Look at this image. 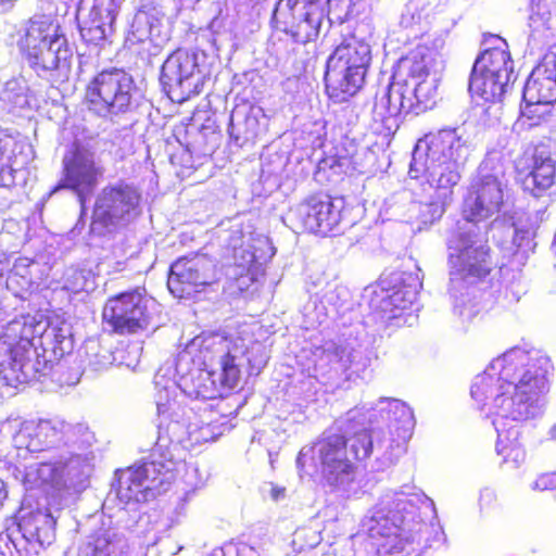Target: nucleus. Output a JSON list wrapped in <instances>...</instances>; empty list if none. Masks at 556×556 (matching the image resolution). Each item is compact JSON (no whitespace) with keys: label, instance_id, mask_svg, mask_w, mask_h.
Returning <instances> with one entry per match:
<instances>
[{"label":"nucleus","instance_id":"obj_1","mask_svg":"<svg viewBox=\"0 0 556 556\" xmlns=\"http://www.w3.org/2000/svg\"><path fill=\"white\" fill-rule=\"evenodd\" d=\"M549 357L535 348L515 346L494 358L471 384V397L488 406L497 433L496 452L505 462L523 458L519 443L525 422L543 415Z\"/></svg>","mask_w":556,"mask_h":556},{"label":"nucleus","instance_id":"obj_2","mask_svg":"<svg viewBox=\"0 0 556 556\" xmlns=\"http://www.w3.org/2000/svg\"><path fill=\"white\" fill-rule=\"evenodd\" d=\"M507 165L497 152L481 162L464 201L463 225L446 239L450 294L454 314L463 321L472 320L481 311L473 286L490 273L489 248L480 237L478 222L497 214L508 193Z\"/></svg>","mask_w":556,"mask_h":556},{"label":"nucleus","instance_id":"obj_3","mask_svg":"<svg viewBox=\"0 0 556 556\" xmlns=\"http://www.w3.org/2000/svg\"><path fill=\"white\" fill-rule=\"evenodd\" d=\"M267 363L261 343L238 336L207 333L193 338L178 355V379L168 378L161 368L154 377L157 414L181 405L178 390L194 400L223 397L239 387L243 368L260 371Z\"/></svg>","mask_w":556,"mask_h":556},{"label":"nucleus","instance_id":"obj_4","mask_svg":"<svg viewBox=\"0 0 556 556\" xmlns=\"http://www.w3.org/2000/svg\"><path fill=\"white\" fill-rule=\"evenodd\" d=\"M468 153L467 141L456 128L426 135L413 150L408 170L416 200L401 190L387 200V205L406 222L419 218L431 224L441 218L462 178Z\"/></svg>","mask_w":556,"mask_h":556},{"label":"nucleus","instance_id":"obj_5","mask_svg":"<svg viewBox=\"0 0 556 556\" xmlns=\"http://www.w3.org/2000/svg\"><path fill=\"white\" fill-rule=\"evenodd\" d=\"M92 439V433L83 424L73 425L61 419L21 421L13 433V445L30 453L51 454L48 460L25 468V489L42 490L55 502L62 490L83 488L93 468V454L87 451Z\"/></svg>","mask_w":556,"mask_h":556},{"label":"nucleus","instance_id":"obj_6","mask_svg":"<svg viewBox=\"0 0 556 556\" xmlns=\"http://www.w3.org/2000/svg\"><path fill=\"white\" fill-rule=\"evenodd\" d=\"M159 437L150 460L116 471L117 480L112 484L104 505L112 496L125 505H136L155 498L167 491L177 473L186 464L175 459L174 452L181 444L190 445L214 439L211 425L195 414L194 408L176 405L165 414H157Z\"/></svg>","mask_w":556,"mask_h":556},{"label":"nucleus","instance_id":"obj_7","mask_svg":"<svg viewBox=\"0 0 556 556\" xmlns=\"http://www.w3.org/2000/svg\"><path fill=\"white\" fill-rule=\"evenodd\" d=\"M73 349L72 324L64 315L18 316L0 334V382L16 388L37 379Z\"/></svg>","mask_w":556,"mask_h":556},{"label":"nucleus","instance_id":"obj_8","mask_svg":"<svg viewBox=\"0 0 556 556\" xmlns=\"http://www.w3.org/2000/svg\"><path fill=\"white\" fill-rule=\"evenodd\" d=\"M437 513L420 490H388L365 516L362 527L378 552L412 556L427 546Z\"/></svg>","mask_w":556,"mask_h":556},{"label":"nucleus","instance_id":"obj_9","mask_svg":"<svg viewBox=\"0 0 556 556\" xmlns=\"http://www.w3.org/2000/svg\"><path fill=\"white\" fill-rule=\"evenodd\" d=\"M20 49L36 74L51 83L68 79L73 52L60 25L48 15H35L20 39Z\"/></svg>","mask_w":556,"mask_h":556},{"label":"nucleus","instance_id":"obj_10","mask_svg":"<svg viewBox=\"0 0 556 556\" xmlns=\"http://www.w3.org/2000/svg\"><path fill=\"white\" fill-rule=\"evenodd\" d=\"M371 41L372 34L364 24L345 36L328 56L325 83L336 102L346 101L364 86L371 62Z\"/></svg>","mask_w":556,"mask_h":556},{"label":"nucleus","instance_id":"obj_11","mask_svg":"<svg viewBox=\"0 0 556 556\" xmlns=\"http://www.w3.org/2000/svg\"><path fill=\"white\" fill-rule=\"evenodd\" d=\"M298 469L313 477L320 473L330 488L351 494L355 491L356 466L348 457L344 437L325 435L313 445L304 446L296 458Z\"/></svg>","mask_w":556,"mask_h":556},{"label":"nucleus","instance_id":"obj_12","mask_svg":"<svg viewBox=\"0 0 556 556\" xmlns=\"http://www.w3.org/2000/svg\"><path fill=\"white\" fill-rule=\"evenodd\" d=\"M141 192L132 184L116 181L96 197L90 229L98 236L126 227L140 214Z\"/></svg>","mask_w":556,"mask_h":556},{"label":"nucleus","instance_id":"obj_13","mask_svg":"<svg viewBox=\"0 0 556 556\" xmlns=\"http://www.w3.org/2000/svg\"><path fill=\"white\" fill-rule=\"evenodd\" d=\"M89 109L97 115L113 118L138 106V90L132 77L113 68L97 74L87 86Z\"/></svg>","mask_w":556,"mask_h":556},{"label":"nucleus","instance_id":"obj_14","mask_svg":"<svg viewBox=\"0 0 556 556\" xmlns=\"http://www.w3.org/2000/svg\"><path fill=\"white\" fill-rule=\"evenodd\" d=\"M368 422H387L388 440H379L377 450L383 448L381 462L392 465L404 452L407 440L412 437L415 426L414 414L410 407L396 399L381 397L375 406L367 408Z\"/></svg>","mask_w":556,"mask_h":556},{"label":"nucleus","instance_id":"obj_15","mask_svg":"<svg viewBox=\"0 0 556 556\" xmlns=\"http://www.w3.org/2000/svg\"><path fill=\"white\" fill-rule=\"evenodd\" d=\"M156 303L142 289H134L110 298L102 312L103 320L114 332L137 333L149 329Z\"/></svg>","mask_w":556,"mask_h":556},{"label":"nucleus","instance_id":"obj_16","mask_svg":"<svg viewBox=\"0 0 556 556\" xmlns=\"http://www.w3.org/2000/svg\"><path fill=\"white\" fill-rule=\"evenodd\" d=\"M324 17V0H279L273 13L275 27L300 43L318 37Z\"/></svg>","mask_w":556,"mask_h":556},{"label":"nucleus","instance_id":"obj_17","mask_svg":"<svg viewBox=\"0 0 556 556\" xmlns=\"http://www.w3.org/2000/svg\"><path fill=\"white\" fill-rule=\"evenodd\" d=\"M204 78L205 75L198 63V54L178 49L164 61L160 81L173 102L182 103L201 92Z\"/></svg>","mask_w":556,"mask_h":556},{"label":"nucleus","instance_id":"obj_18","mask_svg":"<svg viewBox=\"0 0 556 556\" xmlns=\"http://www.w3.org/2000/svg\"><path fill=\"white\" fill-rule=\"evenodd\" d=\"M62 163L63 177L60 188L74 191L84 212L86 201L98 186L104 169L96 153L81 144H74L64 154Z\"/></svg>","mask_w":556,"mask_h":556},{"label":"nucleus","instance_id":"obj_19","mask_svg":"<svg viewBox=\"0 0 556 556\" xmlns=\"http://www.w3.org/2000/svg\"><path fill=\"white\" fill-rule=\"evenodd\" d=\"M342 200L328 195H313L290 208L286 219L294 231L299 228L327 236L341 220Z\"/></svg>","mask_w":556,"mask_h":556},{"label":"nucleus","instance_id":"obj_20","mask_svg":"<svg viewBox=\"0 0 556 556\" xmlns=\"http://www.w3.org/2000/svg\"><path fill=\"white\" fill-rule=\"evenodd\" d=\"M49 507L38 503L35 510L22 509L17 523L20 538L13 540L15 548L25 556H36L41 549L51 545L55 539V518L51 502L46 498Z\"/></svg>","mask_w":556,"mask_h":556},{"label":"nucleus","instance_id":"obj_21","mask_svg":"<svg viewBox=\"0 0 556 556\" xmlns=\"http://www.w3.org/2000/svg\"><path fill=\"white\" fill-rule=\"evenodd\" d=\"M116 14L115 0H79L76 20L81 38L87 43L100 45L113 34Z\"/></svg>","mask_w":556,"mask_h":556},{"label":"nucleus","instance_id":"obj_22","mask_svg":"<svg viewBox=\"0 0 556 556\" xmlns=\"http://www.w3.org/2000/svg\"><path fill=\"white\" fill-rule=\"evenodd\" d=\"M365 406L359 408L355 407L348 412L344 420L341 421L340 429L343 431L341 437H344L345 450L349 452L354 459L364 460L371 454L377 455V470H383L390 465H383L381 462V455L383 448L378 451L377 445L379 440H388L384 430H367L365 425V417L362 421L358 420L362 417V410Z\"/></svg>","mask_w":556,"mask_h":556},{"label":"nucleus","instance_id":"obj_23","mask_svg":"<svg viewBox=\"0 0 556 556\" xmlns=\"http://www.w3.org/2000/svg\"><path fill=\"white\" fill-rule=\"evenodd\" d=\"M215 277V263L206 255L179 258L172 264L167 287L176 298H188Z\"/></svg>","mask_w":556,"mask_h":556},{"label":"nucleus","instance_id":"obj_24","mask_svg":"<svg viewBox=\"0 0 556 556\" xmlns=\"http://www.w3.org/2000/svg\"><path fill=\"white\" fill-rule=\"evenodd\" d=\"M362 353L345 340H329L312 351V362L316 376L332 377L345 372L361 364Z\"/></svg>","mask_w":556,"mask_h":556},{"label":"nucleus","instance_id":"obj_25","mask_svg":"<svg viewBox=\"0 0 556 556\" xmlns=\"http://www.w3.org/2000/svg\"><path fill=\"white\" fill-rule=\"evenodd\" d=\"M444 47V40L435 38L432 47L427 43L418 45L415 49L401 58L393 72L394 79L407 84L433 76L432 71H437L442 63L440 50Z\"/></svg>","mask_w":556,"mask_h":556},{"label":"nucleus","instance_id":"obj_26","mask_svg":"<svg viewBox=\"0 0 556 556\" xmlns=\"http://www.w3.org/2000/svg\"><path fill=\"white\" fill-rule=\"evenodd\" d=\"M77 556H137L123 533L109 528L88 535L78 548Z\"/></svg>","mask_w":556,"mask_h":556},{"label":"nucleus","instance_id":"obj_27","mask_svg":"<svg viewBox=\"0 0 556 556\" xmlns=\"http://www.w3.org/2000/svg\"><path fill=\"white\" fill-rule=\"evenodd\" d=\"M230 247L233 250V260L241 276L247 273L249 276H254L262 270L263 265L273 257L274 252L269 247L267 238H260L255 244L245 242L243 238H232Z\"/></svg>","mask_w":556,"mask_h":556},{"label":"nucleus","instance_id":"obj_28","mask_svg":"<svg viewBox=\"0 0 556 556\" xmlns=\"http://www.w3.org/2000/svg\"><path fill=\"white\" fill-rule=\"evenodd\" d=\"M409 88L407 83L394 79L380 97L376 98L374 105V114L383 123L391 117L406 115L413 111L412 98H409Z\"/></svg>","mask_w":556,"mask_h":556},{"label":"nucleus","instance_id":"obj_29","mask_svg":"<svg viewBox=\"0 0 556 556\" xmlns=\"http://www.w3.org/2000/svg\"><path fill=\"white\" fill-rule=\"evenodd\" d=\"M556 164L551 153L536 148L532 156V167L522 179L523 189L534 197H541L555 184Z\"/></svg>","mask_w":556,"mask_h":556},{"label":"nucleus","instance_id":"obj_30","mask_svg":"<svg viewBox=\"0 0 556 556\" xmlns=\"http://www.w3.org/2000/svg\"><path fill=\"white\" fill-rule=\"evenodd\" d=\"M264 117L258 106H236L230 115L229 135L232 141L242 147L254 141L260 134V118Z\"/></svg>","mask_w":556,"mask_h":556},{"label":"nucleus","instance_id":"obj_31","mask_svg":"<svg viewBox=\"0 0 556 556\" xmlns=\"http://www.w3.org/2000/svg\"><path fill=\"white\" fill-rule=\"evenodd\" d=\"M30 147L16 143L12 138H0V187L14 184L15 173L30 160Z\"/></svg>","mask_w":556,"mask_h":556},{"label":"nucleus","instance_id":"obj_32","mask_svg":"<svg viewBox=\"0 0 556 556\" xmlns=\"http://www.w3.org/2000/svg\"><path fill=\"white\" fill-rule=\"evenodd\" d=\"M498 46L486 49L475 61L473 67L484 71L489 75L498 77L504 83L515 80L514 62L507 50L506 41L496 38Z\"/></svg>","mask_w":556,"mask_h":556},{"label":"nucleus","instance_id":"obj_33","mask_svg":"<svg viewBox=\"0 0 556 556\" xmlns=\"http://www.w3.org/2000/svg\"><path fill=\"white\" fill-rule=\"evenodd\" d=\"M417 299L416 286L393 287L389 290L376 292V307L387 319H399L402 315L412 308Z\"/></svg>","mask_w":556,"mask_h":556},{"label":"nucleus","instance_id":"obj_34","mask_svg":"<svg viewBox=\"0 0 556 556\" xmlns=\"http://www.w3.org/2000/svg\"><path fill=\"white\" fill-rule=\"evenodd\" d=\"M446 3L447 0H409L401 11L399 26L405 30L419 29L430 16L441 12Z\"/></svg>","mask_w":556,"mask_h":556},{"label":"nucleus","instance_id":"obj_35","mask_svg":"<svg viewBox=\"0 0 556 556\" xmlns=\"http://www.w3.org/2000/svg\"><path fill=\"white\" fill-rule=\"evenodd\" d=\"M508 86V83H504L498 77L491 76L486 72L472 66L469 78V91L472 97H478L491 103L501 102Z\"/></svg>","mask_w":556,"mask_h":556},{"label":"nucleus","instance_id":"obj_36","mask_svg":"<svg viewBox=\"0 0 556 556\" xmlns=\"http://www.w3.org/2000/svg\"><path fill=\"white\" fill-rule=\"evenodd\" d=\"M36 104L24 80L12 79L5 83L0 92V108L9 113H17Z\"/></svg>","mask_w":556,"mask_h":556},{"label":"nucleus","instance_id":"obj_37","mask_svg":"<svg viewBox=\"0 0 556 556\" xmlns=\"http://www.w3.org/2000/svg\"><path fill=\"white\" fill-rule=\"evenodd\" d=\"M407 88L410 90L409 98H412L415 114L427 111L434 105L438 93V78L435 75L412 81L407 84Z\"/></svg>","mask_w":556,"mask_h":556},{"label":"nucleus","instance_id":"obj_38","mask_svg":"<svg viewBox=\"0 0 556 556\" xmlns=\"http://www.w3.org/2000/svg\"><path fill=\"white\" fill-rule=\"evenodd\" d=\"M530 40L535 45H548L554 39L552 14L545 8L538 7L529 17Z\"/></svg>","mask_w":556,"mask_h":556},{"label":"nucleus","instance_id":"obj_39","mask_svg":"<svg viewBox=\"0 0 556 556\" xmlns=\"http://www.w3.org/2000/svg\"><path fill=\"white\" fill-rule=\"evenodd\" d=\"M523 101L526 103H556V81L531 74L523 87Z\"/></svg>","mask_w":556,"mask_h":556},{"label":"nucleus","instance_id":"obj_40","mask_svg":"<svg viewBox=\"0 0 556 556\" xmlns=\"http://www.w3.org/2000/svg\"><path fill=\"white\" fill-rule=\"evenodd\" d=\"M61 288L72 293L89 291L94 288L93 275L90 269L71 266L65 269L60 280Z\"/></svg>","mask_w":556,"mask_h":556},{"label":"nucleus","instance_id":"obj_41","mask_svg":"<svg viewBox=\"0 0 556 556\" xmlns=\"http://www.w3.org/2000/svg\"><path fill=\"white\" fill-rule=\"evenodd\" d=\"M85 371L99 372L113 364L114 357L110 350L101 346L99 342L89 340L85 344Z\"/></svg>","mask_w":556,"mask_h":556},{"label":"nucleus","instance_id":"obj_42","mask_svg":"<svg viewBox=\"0 0 556 556\" xmlns=\"http://www.w3.org/2000/svg\"><path fill=\"white\" fill-rule=\"evenodd\" d=\"M33 261L27 257H20L14 262V265L7 278V288L14 294H17L15 289V282L22 279V288L29 289L31 287V277L29 275V267L33 265Z\"/></svg>","mask_w":556,"mask_h":556},{"label":"nucleus","instance_id":"obj_43","mask_svg":"<svg viewBox=\"0 0 556 556\" xmlns=\"http://www.w3.org/2000/svg\"><path fill=\"white\" fill-rule=\"evenodd\" d=\"M522 115L533 119L531 125H538L541 123H553L556 121V103L552 102H538V103H526L522 109Z\"/></svg>","mask_w":556,"mask_h":556},{"label":"nucleus","instance_id":"obj_44","mask_svg":"<svg viewBox=\"0 0 556 556\" xmlns=\"http://www.w3.org/2000/svg\"><path fill=\"white\" fill-rule=\"evenodd\" d=\"M361 0H327L330 22L343 23L354 12V7Z\"/></svg>","mask_w":556,"mask_h":556},{"label":"nucleus","instance_id":"obj_45","mask_svg":"<svg viewBox=\"0 0 556 556\" xmlns=\"http://www.w3.org/2000/svg\"><path fill=\"white\" fill-rule=\"evenodd\" d=\"M478 508L482 518L490 517L500 509L497 494L493 488L484 486L479 491Z\"/></svg>","mask_w":556,"mask_h":556},{"label":"nucleus","instance_id":"obj_46","mask_svg":"<svg viewBox=\"0 0 556 556\" xmlns=\"http://www.w3.org/2000/svg\"><path fill=\"white\" fill-rule=\"evenodd\" d=\"M207 556H260V553L247 543H228L213 549Z\"/></svg>","mask_w":556,"mask_h":556},{"label":"nucleus","instance_id":"obj_47","mask_svg":"<svg viewBox=\"0 0 556 556\" xmlns=\"http://www.w3.org/2000/svg\"><path fill=\"white\" fill-rule=\"evenodd\" d=\"M149 16L147 15L144 10H139L132 20L131 23V34L138 41H144L150 38L149 30H148V24H149Z\"/></svg>","mask_w":556,"mask_h":556},{"label":"nucleus","instance_id":"obj_48","mask_svg":"<svg viewBox=\"0 0 556 556\" xmlns=\"http://www.w3.org/2000/svg\"><path fill=\"white\" fill-rule=\"evenodd\" d=\"M532 75L543 78H551L552 80L556 81V54H545L542 62L532 72Z\"/></svg>","mask_w":556,"mask_h":556},{"label":"nucleus","instance_id":"obj_49","mask_svg":"<svg viewBox=\"0 0 556 556\" xmlns=\"http://www.w3.org/2000/svg\"><path fill=\"white\" fill-rule=\"evenodd\" d=\"M144 11H146L147 15L150 17L149 24L147 26H148L150 39H152L153 37L160 36V34H161L160 28H161L164 15L155 8L148 9Z\"/></svg>","mask_w":556,"mask_h":556},{"label":"nucleus","instance_id":"obj_50","mask_svg":"<svg viewBox=\"0 0 556 556\" xmlns=\"http://www.w3.org/2000/svg\"><path fill=\"white\" fill-rule=\"evenodd\" d=\"M306 534H309V541L307 542L309 546H314L320 540L319 535L314 531H309V530L299 531V529H298L293 533V544H299V541H302Z\"/></svg>","mask_w":556,"mask_h":556},{"label":"nucleus","instance_id":"obj_51","mask_svg":"<svg viewBox=\"0 0 556 556\" xmlns=\"http://www.w3.org/2000/svg\"><path fill=\"white\" fill-rule=\"evenodd\" d=\"M18 424H21L20 419H11L8 418L3 421H0V437L3 434H12L16 432L18 429Z\"/></svg>","mask_w":556,"mask_h":556},{"label":"nucleus","instance_id":"obj_52","mask_svg":"<svg viewBox=\"0 0 556 556\" xmlns=\"http://www.w3.org/2000/svg\"><path fill=\"white\" fill-rule=\"evenodd\" d=\"M270 495H271V498L274 501H278L280 500L281 497L285 496V489L282 488H277V486H271L270 489Z\"/></svg>","mask_w":556,"mask_h":556},{"label":"nucleus","instance_id":"obj_53","mask_svg":"<svg viewBox=\"0 0 556 556\" xmlns=\"http://www.w3.org/2000/svg\"><path fill=\"white\" fill-rule=\"evenodd\" d=\"M15 289L18 291L17 294H15L16 296H23L22 295V291H27L28 289H23L22 288V279H18V282H15Z\"/></svg>","mask_w":556,"mask_h":556},{"label":"nucleus","instance_id":"obj_54","mask_svg":"<svg viewBox=\"0 0 556 556\" xmlns=\"http://www.w3.org/2000/svg\"><path fill=\"white\" fill-rule=\"evenodd\" d=\"M16 0H0V8H10Z\"/></svg>","mask_w":556,"mask_h":556},{"label":"nucleus","instance_id":"obj_55","mask_svg":"<svg viewBox=\"0 0 556 556\" xmlns=\"http://www.w3.org/2000/svg\"><path fill=\"white\" fill-rule=\"evenodd\" d=\"M548 435L551 439L556 440V424L552 426L548 431Z\"/></svg>","mask_w":556,"mask_h":556},{"label":"nucleus","instance_id":"obj_56","mask_svg":"<svg viewBox=\"0 0 556 556\" xmlns=\"http://www.w3.org/2000/svg\"><path fill=\"white\" fill-rule=\"evenodd\" d=\"M182 547L181 546H176L175 547V551L173 552V554H176L177 552H179Z\"/></svg>","mask_w":556,"mask_h":556},{"label":"nucleus","instance_id":"obj_57","mask_svg":"<svg viewBox=\"0 0 556 556\" xmlns=\"http://www.w3.org/2000/svg\"><path fill=\"white\" fill-rule=\"evenodd\" d=\"M151 326H152V328H155V325H153V321L151 323V325L149 327H151Z\"/></svg>","mask_w":556,"mask_h":556}]
</instances>
